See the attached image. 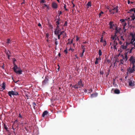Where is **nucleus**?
<instances>
[{
  "label": "nucleus",
  "instance_id": "obj_38",
  "mask_svg": "<svg viewBox=\"0 0 135 135\" xmlns=\"http://www.w3.org/2000/svg\"><path fill=\"white\" fill-rule=\"evenodd\" d=\"M113 23H114L112 21H110V22L109 24V25H112V24H113Z\"/></svg>",
  "mask_w": 135,
  "mask_h": 135
},
{
  "label": "nucleus",
  "instance_id": "obj_62",
  "mask_svg": "<svg viewBox=\"0 0 135 135\" xmlns=\"http://www.w3.org/2000/svg\"><path fill=\"white\" fill-rule=\"evenodd\" d=\"M60 21V17L59 16L58 18L57 19V21Z\"/></svg>",
  "mask_w": 135,
  "mask_h": 135
},
{
  "label": "nucleus",
  "instance_id": "obj_20",
  "mask_svg": "<svg viewBox=\"0 0 135 135\" xmlns=\"http://www.w3.org/2000/svg\"><path fill=\"white\" fill-rule=\"evenodd\" d=\"M117 40V38H115V40H114L113 41V45H115V46H117L118 44V43L117 41H116V40Z\"/></svg>",
  "mask_w": 135,
  "mask_h": 135
},
{
  "label": "nucleus",
  "instance_id": "obj_27",
  "mask_svg": "<svg viewBox=\"0 0 135 135\" xmlns=\"http://www.w3.org/2000/svg\"><path fill=\"white\" fill-rule=\"evenodd\" d=\"M98 54L99 56H100L102 55V52L100 49L99 50Z\"/></svg>",
  "mask_w": 135,
  "mask_h": 135
},
{
  "label": "nucleus",
  "instance_id": "obj_59",
  "mask_svg": "<svg viewBox=\"0 0 135 135\" xmlns=\"http://www.w3.org/2000/svg\"><path fill=\"white\" fill-rule=\"evenodd\" d=\"M58 66L59 67L57 68V71H59V68H60V66H59V65H58Z\"/></svg>",
  "mask_w": 135,
  "mask_h": 135
},
{
  "label": "nucleus",
  "instance_id": "obj_55",
  "mask_svg": "<svg viewBox=\"0 0 135 135\" xmlns=\"http://www.w3.org/2000/svg\"><path fill=\"white\" fill-rule=\"evenodd\" d=\"M117 33H115V35H114V36H113L115 37V38H117V35H116Z\"/></svg>",
  "mask_w": 135,
  "mask_h": 135
},
{
  "label": "nucleus",
  "instance_id": "obj_29",
  "mask_svg": "<svg viewBox=\"0 0 135 135\" xmlns=\"http://www.w3.org/2000/svg\"><path fill=\"white\" fill-rule=\"evenodd\" d=\"M32 105L33 106V108H34V109H35V107L36 105V103L35 102H33L32 103Z\"/></svg>",
  "mask_w": 135,
  "mask_h": 135
},
{
  "label": "nucleus",
  "instance_id": "obj_57",
  "mask_svg": "<svg viewBox=\"0 0 135 135\" xmlns=\"http://www.w3.org/2000/svg\"><path fill=\"white\" fill-rule=\"evenodd\" d=\"M117 62V60H115V61H114V62H113V64H114V66H115V63L116 62Z\"/></svg>",
  "mask_w": 135,
  "mask_h": 135
},
{
  "label": "nucleus",
  "instance_id": "obj_60",
  "mask_svg": "<svg viewBox=\"0 0 135 135\" xmlns=\"http://www.w3.org/2000/svg\"><path fill=\"white\" fill-rule=\"evenodd\" d=\"M19 117L20 118H22V116L21 115V114H19Z\"/></svg>",
  "mask_w": 135,
  "mask_h": 135
},
{
  "label": "nucleus",
  "instance_id": "obj_11",
  "mask_svg": "<svg viewBox=\"0 0 135 135\" xmlns=\"http://www.w3.org/2000/svg\"><path fill=\"white\" fill-rule=\"evenodd\" d=\"M131 47L130 48V49L127 52H127V54L128 52L129 53H131L132 52V50L133 49H135V47L134 46H132L131 45Z\"/></svg>",
  "mask_w": 135,
  "mask_h": 135
},
{
  "label": "nucleus",
  "instance_id": "obj_2",
  "mask_svg": "<svg viewBox=\"0 0 135 135\" xmlns=\"http://www.w3.org/2000/svg\"><path fill=\"white\" fill-rule=\"evenodd\" d=\"M135 67V66H134V67L133 68V66H132V68L129 67L127 69V74L128 75V73L129 74H131L133 73L135 71V70L134 69Z\"/></svg>",
  "mask_w": 135,
  "mask_h": 135
},
{
  "label": "nucleus",
  "instance_id": "obj_19",
  "mask_svg": "<svg viewBox=\"0 0 135 135\" xmlns=\"http://www.w3.org/2000/svg\"><path fill=\"white\" fill-rule=\"evenodd\" d=\"M118 6H117L116 7H115L112 10H115L116 12V13H117L118 12Z\"/></svg>",
  "mask_w": 135,
  "mask_h": 135
},
{
  "label": "nucleus",
  "instance_id": "obj_23",
  "mask_svg": "<svg viewBox=\"0 0 135 135\" xmlns=\"http://www.w3.org/2000/svg\"><path fill=\"white\" fill-rule=\"evenodd\" d=\"M120 63L119 64H124V62H125L124 59H123V58L122 59H120Z\"/></svg>",
  "mask_w": 135,
  "mask_h": 135
},
{
  "label": "nucleus",
  "instance_id": "obj_26",
  "mask_svg": "<svg viewBox=\"0 0 135 135\" xmlns=\"http://www.w3.org/2000/svg\"><path fill=\"white\" fill-rule=\"evenodd\" d=\"M130 11H133L134 13H135V8H133L130 9Z\"/></svg>",
  "mask_w": 135,
  "mask_h": 135
},
{
  "label": "nucleus",
  "instance_id": "obj_31",
  "mask_svg": "<svg viewBox=\"0 0 135 135\" xmlns=\"http://www.w3.org/2000/svg\"><path fill=\"white\" fill-rule=\"evenodd\" d=\"M103 13L104 12L103 11H101L99 14V17L100 18L101 17V14Z\"/></svg>",
  "mask_w": 135,
  "mask_h": 135
},
{
  "label": "nucleus",
  "instance_id": "obj_10",
  "mask_svg": "<svg viewBox=\"0 0 135 135\" xmlns=\"http://www.w3.org/2000/svg\"><path fill=\"white\" fill-rule=\"evenodd\" d=\"M49 114L48 112L46 111H45L43 113L42 116V117H45V116Z\"/></svg>",
  "mask_w": 135,
  "mask_h": 135
},
{
  "label": "nucleus",
  "instance_id": "obj_56",
  "mask_svg": "<svg viewBox=\"0 0 135 135\" xmlns=\"http://www.w3.org/2000/svg\"><path fill=\"white\" fill-rule=\"evenodd\" d=\"M76 41H78V40H79V38L77 36H76Z\"/></svg>",
  "mask_w": 135,
  "mask_h": 135
},
{
  "label": "nucleus",
  "instance_id": "obj_40",
  "mask_svg": "<svg viewBox=\"0 0 135 135\" xmlns=\"http://www.w3.org/2000/svg\"><path fill=\"white\" fill-rule=\"evenodd\" d=\"M57 26L56 28H55V29H60V28H59V25H56Z\"/></svg>",
  "mask_w": 135,
  "mask_h": 135
},
{
  "label": "nucleus",
  "instance_id": "obj_50",
  "mask_svg": "<svg viewBox=\"0 0 135 135\" xmlns=\"http://www.w3.org/2000/svg\"><path fill=\"white\" fill-rule=\"evenodd\" d=\"M69 50H71V51H72V52H73L74 50V49H72L71 47H70V49H69Z\"/></svg>",
  "mask_w": 135,
  "mask_h": 135
},
{
  "label": "nucleus",
  "instance_id": "obj_43",
  "mask_svg": "<svg viewBox=\"0 0 135 135\" xmlns=\"http://www.w3.org/2000/svg\"><path fill=\"white\" fill-rule=\"evenodd\" d=\"M46 2V1H45V0H41L40 1V3H45Z\"/></svg>",
  "mask_w": 135,
  "mask_h": 135
},
{
  "label": "nucleus",
  "instance_id": "obj_35",
  "mask_svg": "<svg viewBox=\"0 0 135 135\" xmlns=\"http://www.w3.org/2000/svg\"><path fill=\"white\" fill-rule=\"evenodd\" d=\"M4 128L6 130H7L8 129V128L7 127V125L5 124H4Z\"/></svg>",
  "mask_w": 135,
  "mask_h": 135
},
{
  "label": "nucleus",
  "instance_id": "obj_44",
  "mask_svg": "<svg viewBox=\"0 0 135 135\" xmlns=\"http://www.w3.org/2000/svg\"><path fill=\"white\" fill-rule=\"evenodd\" d=\"M67 22L66 21H65V23L64 25V26H67Z\"/></svg>",
  "mask_w": 135,
  "mask_h": 135
},
{
  "label": "nucleus",
  "instance_id": "obj_6",
  "mask_svg": "<svg viewBox=\"0 0 135 135\" xmlns=\"http://www.w3.org/2000/svg\"><path fill=\"white\" fill-rule=\"evenodd\" d=\"M130 43H131V45L134 46L135 47V37L133 35L132 36V38Z\"/></svg>",
  "mask_w": 135,
  "mask_h": 135
},
{
  "label": "nucleus",
  "instance_id": "obj_42",
  "mask_svg": "<svg viewBox=\"0 0 135 135\" xmlns=\"http://www.w3.org/2000/svg\"><path fill=\"white\" fill-rule=\"evenodd\" d=\"M111 38L113 40H114H114H115V38H115V37L112 36H111Z\"/></svg>",
  "mask_w": 135,
  "mask_h": 135
},
{
  "label": "nucleus",
  "instance_id": "obj_14",
  "mask_svg": "<svg viewBox=\"0 0 135 135\" xmlns=\"http://www.w3.org/2000/svg\"><path fill=\"white\" fill-rule=\"evenodd\" d=\"M5 83L4 82H3L2 84H1V85H0L2 87V88H1L3 89V90H4L5 89L6 86H5Z\"/></svg>",
  "mask_w": 135,
  "mask_h": 135
},
{
  "label": "nucleus",
  "instance_id": "obj_7",
  "mask_svg": "<svg viewBox=\"0 0 135 135\" xmlns=\"http://www.w3.org/2000/svg\"><path fill=\"white\" fill-rule=\"evenodd\" d=\"M124 54V56L123 55H121V56H122L123 58L125 61V62H126L128 59L127 52H125Z\"/></svg>",
  "mask_w": 135,
  "mask_h": 135
},
{
  "label": "nucleus",
  "instance_id": "obj_30",
  "mask_svg": "<svg viewBox=\"0 0 135 135\" xmlns=\"http://www.w3.org/2000/svg\"><path fill=\"white\" fill-rule=\"evenodd\" d=\"M64 52L66 54H67L68 53L67 47L65 48V49L64 50Z\"/></svg>",
  "mask_w": 135,
  "mask_h": 135
},
{
  "label": "nucleus",
  "instance_id": "obj_33",
  "mask_svg": "<svg viewBox=\"0 0 135 135\" xmlns=\"http://www.w3.org/2000/svg\"><path fill=\"white\" fill-rule=\"evenodd\" d=\"M110 29H112V28H113L114 27V26H115V25L114 24H112V25H110Z\"/></svg>",
  "mask_w": 135,
  "mask_h": 135
},
{
  "label": "nucleus",
  "instance_id": "obj_24",
  "mask_svg": "<svg viewBox=\"0 0 135 135\" xmlns=\"http://www.w3.org/2000/svg\"><path fill=\"white\" fill-rule=\"evenodd\" d=\"M131 17L132 18V20H133L135 19V16L134 13H133L132 16H131Z\"/></svg>",
  "mask_w": 135,
  "mask_h": 135
},
{
  "label": "nucleus",
  "instance_id": "obj_41",
  "mask_svg": "<svg viewBox=\"0 0 135 135\" xmlns=\"http://www.w3.org/2000/svg\"><path fill=\"white\" fill-rule=\"evenodd\" d=\"M58 13H59V17L60 15H61L62 13V12L61 11H58Z\"/></svg>",
  "mask_w": 135,
  "mask_h": 135
},
{
  "label": "nucleus",
  "instance_id": "obj_47",
  "mask_svg": "<svg viewBox=\"0 0 135 135\" xmlns=\"http://www.w3.org/2000/svg\"><path fill=\"white\" fill-rule=\"evenodd\" d=\"M100 42H103V37H102L100 38Z\"/></svg>",
  "mask_w": 135,
  "mask_h": 135
},
{
  "label": "nucleus",
  "instance_id": "obj_61",
  "mask_svg": "<svg viewBox=\"0 0 135 135\" xmlns=\"http://www.w3.org/2000/svg\"><path fill=\"white\" fill-rule=\"evenodd\" d=\"M16 73H17V69H14L13 70Z\"/></svg>",
  "mask_w": 135,
  "mask_h": 135
},
{
  "label": "nucleus",
  "instance_id": "obj_17",
  "mask_svg": "<svg viewBox=\"0 0 135 135\" xmlns=\"http://www.w3.org/2000/svg\"><path fill=\"white\" fill-rule=\"evenodd\" d=\"M114 93L116 94H119L120 93V91L118 89H116L114 90Z\"/></svg>",
  "mask_w": 135,
  "mask_h": 135
},
{
  "label": "nucleus",
  "instance_id": "obj_25",
  "mask_svg": "<svg viewBox=\"0 0 135 135\" xmlns=\"http://www.w3.org/2000/svg\"><path fill=\"white\" fill-rule=\"evenodd\" d=\"M73 87L75 89H78L79 88V87L78 84H76L74 85Z\"/></svg>",
  "mask_w": 135,
  "mask_h": 135
},
{
  "label": "nucleus",
  "instance_id": "obj_58",
  "mask_svg": "<svg viewBox=\"0 0 135 135\" xmlns=\"http://www.w3.org/2000/svg\"><path fill=\"white\" fill-rule=\"evenodd\" d=\"M4 64L3 63V65L2 66H1V68H2V69H4Z\"/></svg>",
  "mask_w": 135,
  "mask_h": 135
},
{
  "label": "nucleus",
  "instance_id": "obj_36",
  "mask_svg": "<svg viewBox=\"0 0 135 135\" xmlns=\"http://www.w3.org/2000/svg\"><path fill=\"white\" fill-rule=\"evenodd\" d=\"M85 45H81V49H85Z\"/></svg>",
  "mask_w": 135,
  "mask_h": 135
},
{
  "label": "nucleus",
  "instance_id": "obj_4",
  "mask_svg": "<svg viewBox=\"0 0 135 135\" xmlns=\"http://www.w3.org/2000/svg\"><path fill=\"white\" fill-rule=\"evenodd\" d=\"M130 44H131L130 42H125L124 43L123 45H122L120 46V48L123 49H126L127 48V46Z\"/></svg>",
  "mask_w": 135,
  "mask_h": 135
},
{
  "label": "nucleus",
  "instance_id": "obj_46",
  "mask_svg": "<svg viewBox=\"0 0 135 135\" xmlns=\"http://www.w3.org/2000/svg\"><path fill=\"white\" fill-rule=\"evenodd\" d=\"M100 73L101 75H103L104 73V72L103 71H100Z\"/></svg>",
  "mask_w": 135,
  "mask_h": 135
},
{
  "label": "nucleus",
  "instance_id": "obj_8",
  "mask_svg": "<svg viewBox=\"0 0 135 135\" xmlns=\"http://www.w3.org/2000/svg\"><path fill=\"white\" fill-rule=\"evenodd\" d=\"M78 84L79 87V88H81L83 87L84 85L82 84V81L81 79L79 81Z\"/></svg>",
  "mask_w": 135,
  "mask_h": 135
},
{
  "label": "nucleus",
  "instance_id": "obj_1",
  "mask_svg": "<svg viewBox=\"0 0 135 135\" xmlns=\"http://www.w3.org/2000/svg\"><path fill=\"white\" fill-rule=\"evenodd\" d=\"M129 60L131 62V64H132L133 66V68L135 66V57L133 56H131L130 57Z\"/></svg>",
  "mask_w": 135,
  "mask_h": 135
},
{
  "label": "nucleus",
  "instance_id": "obj_45",
  "mask_svg": "<svg viewBox=\"0 0 135 135\" xmlns=\"http://www.w3.org/2000/svg\"><path fill=\"white\" fill-rule=\"evenodd\" d=\"M17 66L16 65H15L13 68V70L15 69H17Z\"/></svg>",
  "mask_w": 135,
  "mask_h": 135
},
{
  "label": "nucleus",
  "instance_id": "obj_5",
  "mask_svg": "<svg viewBox=\"0 0 135 135\" xmlns=\"http://www.w3.org/2000/svg\"><path fill=\"white\" fill-rule=\"evenodd\" d=\"M128 83H129V86L133 87L134 85V81H133L131 78L128 79Z\"/></svg>",
  "mask_w": 135,
  "mask_h": 135
},
{
  "label": "nucleus",
  "instance_id": "obj_63",
  "mask_svg": "<svg viewBox=\"0 0 135 135\" xmlns=\"http://www.w3.org/2000/svg\"><path fill=\"white\" fill-rule=\"evenodd\" d=\"M73 40L72 39L71 40L70 42V44H72L73 42Z\"/></svg>",
  "mask_w": 135,
  "mask_h": 135
},
{
  "label": "nucleus",
  "instance_id": "obj_64",
  "mask_svg": "<svg viewBox=\"0 0 135 135\" xmlns=\"http://www.w3.org/2000/svg\"><path fill=\"white\" fill-rule=\"evenodd\" d=\"M107 61L108 63H109L110 62V60H107Z\"/></svg>",
  "mask_w": 135,
  "mask_h": 135
},
{
  "label": "nucleus",
  "instance_id": "obj_15",
  "mask_svg": "<svg viewBox=\"0 0 135 135\" xmlns=\"http://www.w3.org/2000/svg\"><path fill=\"white\" fill-rule=\"evenodd\" d=\"M98 95V93H95L91 94V98H94L97 97Z\"/></svg>",
  "mask_w": 135,
  "mask_h": 135
},
{
  "label": "nucleus",
  "instance_id": "obj_53",
  "mask_svg": "<svg viewBox=\"0 0 135 135\" xmlns=\"http://www.w3.org/2000/svg\"><path fill=\"white\" fill-rule=\"evenodd\" d=\"M55 44L56 45H56L58 44V42L57 41H55Z\"/></svg>",
  "mask_w": 135,
  "mask_h": 135
},
{
  "label": "nucleus",
  "instance_id": "obj_32",
  "mask_svg": "<svg viewBox=\"0 0 135 135\" xmlns=\"http://www.w3.org/2000/svg\"><path fill=\"white\" fill-rule=\"evenodd\" d=\"M7 43H10L11 42V40L9 38H8L7 39Z\"/></svg>",
  "mask_w": 135,
  "mask_h": 135
},
{
  "label": "nucleus",
  "instance_id": "obj_54",
  "mask_svg": "<svg viewBox=\"0 0 135 135\" xmlns=\"http://www.w3.org/2000/svg\"><path fill=\"white\" fill-rule=\"evenodd\" d=\"M83 55H84V54H83V53H82V54H80V56L81 57H82L83 56Z\"/></svg>",
  "mask_w": 135,
  "mask_h": 135
},
{
  "label": "nucleus",
  "instance_id": "obj_16",
  "mask_svg": "<svg viewBox=\"0 0 135 135\" xmlns=\"http://www.w3.org/2000/svg\"><path fill=\"white\" fill-rule=\"evenodd\" d=\"M64 31H62L60 32V34H58L57 35L58 36V38L59 39L60 38V36L61 35H62L63 33L64 32Z\"/></svg>",
  "mask_w": 135,
  "mask_h": 135
},
{
  "label": "nucleus",
  "instance_id": "obj_22",
  "mask_svg": "<svg viewBox=\"0 0 135 135\" xmlns=\"http://www.w3.org/2000/svg\"><path fill=\"white\" fill-rule=\"evenodd\" d=\"M22 71L21 70L20 68L17 71V73L20 74H22Z\"/></svg>",
  "mask_w": 135,
  "mask_h": 135
},
{
  "label": "nucleus",
  "instance_id": "obj_3",
  "mask_svg": "<svg viewBox=\"0 0 135 135\" xmlns=\"http://www.w3.org/2000/svg\"><path fill=\"white\" fill-rule=\"evenodd\" d=\"M8 94L10 97H12V95H19V94L17 92L13 91H8Z\"/></svg>",
  "mask_w": 135,
  "mask_h": 135
},
{
  "label": "nucleus",
  "instance_id": "obj_51",
  "mask_svg": "<svg viewBox=\"0 0 135 135\" xmlns=\"http://www.w3.org/2000/svg\"><path fill=\"white\" fill-rule=\"evenodd\" d=\"M104 44H103V46H105L106 45V41L105 40L104 41Z\"/></svg>",
  "mask_w": 135,
  "mask_h": 135
},
{
  "label": "nucleus",
  "instance_id": "obj_12",
  "mask_svg": "<svg viewBox=\"0 0 135 135\" xmlns=\"http://www.w3.org/2000/svg\"><path fill=\"white\" fill-rule=\"evenodd\" d=\"M61 29H55V30L54 31V34L55 35H57L59 33V32L60 31Z\"/></svg>",
  "mask_w": 135,
  "mask_h": 135
},
{
  "label": "nucleus",
  "instance_id": "obj_37",
  "mask_svg": "<svg viewBox=\"0 0 135 135\" xmlns=\"http://www.w3.org/2000/svg\"><path fill=\"white\" fill-rule=\"evenodd\" d=\"M120 21L121 22V23H123L124 22V20L123 19H122L120 20Z\"/></svg>",
  "mask_w": 135,
  "mask_h": 135
},
{
  "label": "nucleus",
  "instance_id": "obj_18",
  "mask_svg": "<svg viewBox=\"0 0 135 135\" xmlns=\"http://www.w3.org/2000/svg\"><path fill=\"white\" fill-rule=\"evenodd\" d=\"M48 81V79L46 78L45 80L43 81L42 83L43 84H45L47 83Z\"/></svg>",
  "mask_w": 135,
  "mask_h": 135
},
{
  "label": "nucleus",
  "instance_id": "obj_9",
  "mask_svg": "<svg viewBox=\"0 0 135 135\" xmlns=\"http://www.w3.org/2000/svg\"><path fill=\"white\" fill-rule=\"evenodd\" d=\"M52 7L53 8L56 9L58 7V5L55 2H53L52 3Z\"/></svg>",
  "mask_w": 135,
  "mask_h": 135
},
{
  "label": "nucleus",
  "instance_id": "obj_39",
  "mask_svg": "<svg viewBox=\"0 0 135 135\" xmlns=\"http://www.w3.org/2000/svg\"><path fill=\"white\" fill-rule=\"evenodd\" d=\"M60 23L59 22V21H57L56 22V25H59L60 24Z\"/></svg>",
  "mask_w": 135,
  "mask_h": 135
},
{
  "label": "nucleus",
  "instance_id": "obj_28",
  "mask_svg": "<svg viewBox=\"0 0 135 135\" xmlns=\"http://www.w3.org/2000/svg\"><path fill=\"white\" fill-rule=\"evenodd\" d=\"M87 5L88 6V8L89 7L91 6V2H88L87 4Z\"/></svg>",
  "mask_w": 135,
  "mask_h": 135
},
{
  "label": "nucleus",
  "instance_id": "obj_48",
  "mask_svg": "<svg viewBox=\"0 0 135 135\" xmlns=\"http://www.w3.org/2000/svg\"><path fill=\"white\" fill-rule=\"evenodd\" d=\"M120 39L123 41L124 40V39L123 38V36H122L120 37Z\"/></svg>",
  "mask_w": 135,
  "mask_h": 135
},
{
  "label": "nucleus",
  "instance_id": "obj_34",
  "mask_svg": "<svg viewBox=\"0 0 135 135\" xmlns=\"http://www.w3.org/2000/svg\"><path fill=\"white\" fill-rule=\"evenodd\" d=\"M49 26L50 27V28H53V26L51 24L49 25Z\"/></svg>",
  "mask_w": 135,
  "mask_h": 135
},
{
  "label": "nucleus",
  "instance_id": "obj_52",
  "mask_svg": "<svg viewBox=\"0 0 135 135\" xmlns=\"http://www.w3.org/2000/svg\"><path fill=\"white\" fill-rule=\"evenodd\" d=\"M98 61L96 60L95 61V64H98Z\"/></svg>",
  "mask_w": 135,
  "mask_h": 135
},
{
  "label": "nucleus",
  "instance_id": "obj_13",
  "mask_svg": "<svg viewBox=\"0 0 135 135\" xmlns=\"http://www.w3.org/2000/svg\"><path fill=\"white\" fill-rule=\"evenodd\" d=\"M120 28H118L117 27H115V33H119L120 30Z\"/></svg>",
  "mask_w": 135,
  "mask_h": 135
},
{
  "label": "nucleus",
  "instance_id": "obj_21",
  "mask_svg": "<svg viewBox=\"0 0 135 135\" xmlns=\"http://www.w3.org/2000/svg\"><path fill=\"white\" fill-rule=\"evenodd\" d=\"M122 24L123 25V29H124V31H126V29H125V27L127 25V23L126 22H124Z\"/></svg>",
  "mask_w": 135,
  "mask_h": 135
},
{
  "label": "nucleus",
  "instance_id": "obj_49",
  "mask_svg": "<svg viewBox=\"0 0 135 135\" xmlns=\"http://www.w3.org/2000/svg\"><path fill=\"white\" fill-rule=\"evenodd\" d=\"M113 45V48H114V49H117V48H116L117 46H115V45Z\"/></svg>",
  "mask_w": 135,
  "mask_h": 135
}]
</instances>
